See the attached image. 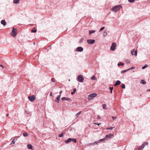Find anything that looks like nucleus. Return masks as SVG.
Listing matches in <instances>:
<instances>
[{
    "mask_svg": "<svg viewBox=\"0 0 150 150\" xmlns=\"http://www.w3.org/2000/svg\"><path fill=\"white\" fill-rule=\"evenodd\" d=\"M122 7V6L121 5H117L111 8V10L115 12H117L118 11L120 10Z\"/></svg>",
    "mask_w": 150,
    "mask_h": 150,
    "instance_id": "obj_1",
    "label": "nucleus"
},
{
    "mask_svg": "<svg viewBox=\"0 0 150 150\" xmlns=\"http://www.w3.org/2000/svg\"><path fill=\"white\" fill-rule=\"evenodd\" d=\"M17 29L15 28H13L12 29L11 35L13 37H14L16 36L17 34Z\"/></svg>",
    "mask_w": 150,
    "mask_h": 150,
    "instance_id": "obj_2",
    "label": "nucleus"
},
{
    "mask_svg": "<svg viewBox=\"0 0 150 150\" xmlns=\"http://www.w3.org/2000/svg\"><path fill=\"white\" fill-rule=\"evenodd\" d=\"M97 96L96 93H93L90 94L88 96V99L89 100H92Z\"/></svg>",
    "mask_w": 150,
    "mask_h": 150,
    "instance_id": "obj_3",
    "label": "nucleus"
},
{
    "mask_svg": "<svg viewBox=\"0 0 150 150\" xmlns=\"http://www.w3.org/2000/svg\"><path fill=\"white\" fill-rule=\"evenodd\" d=\"M148 143L147 142H145L143 143L141 146H140L138 148V150H142L143 149L144 147L145 146L148 145Z\"/></svg>",
    "mask_w": 150,
    "mask_h": 150,
    "instance_id": "obj_4",
    "label": "nucleus"
},
{
    "mask_svg": "<svg viewBox=\"0 0 150 150\" xmlns=\"http://www.w3.org/2000/svg\"><path fill=\"white\" fill-rule=\"evenodd\" d=\"M77 80L80 82H82L84 80V78L82 75H80L77 77Z\"/></svg>",
    "mask_w": 150,
    "mask_h": 150,
    "instance_id": "obj_5",
    "label": "nucleus"
},
{
    "mask_svg": "<svg viewBox=\"0 0 150 150\" xmlns=\"http://www.w3.org/2000/svg\"><path fill=\"white\" fill-rule=\"evenodd\" d=\"M116 44L115 42H113L111 45V47H110V49L112 51H114L116 48Z\"/></svg>",
    "mask_w": 150,
    "mask_h": 150,
    "instance_id": "obj_6",
    "label": "nucleus"
},
{
    "mask_svg": "<svg viewBox=\"0 0 150 150\" xmlns=\"http://www.w3.org/2000/svg\"><path fill=\"white\" fill-rule=\"evenodd\" d=\"M35 96L32 95L30 96H29L28 97V98L29 100L31 102H33L35 99Z\"/></svg>",
    "mask_w": 150,
    "mask_h": 150,
    "instance_id": "obj_7",
    "label": "nucleus"
},
{
    "mask_svg": "<svg viewBox=\"0 0 150 150\" xmlns=\"http://www.w3.org/2000/svg\"><path fill=\"white\" fill-rule=\"evenodd\" d=\"M87 42L89 44H93L95 42V40H94L89 39L88 40H87Z\"/></svg>",
    "mask_w": 150,
    "mask_h": 150,
    "instance_id": "obj_8",
    "label": "nucleus"
},
{
    "mask_svg": "<svg viewBox=\"0 0 150 150\" xmlns=\"http://www.w3.org/2000/svg\"><path fill=\"white\" fill-rule=\"evenodd\" d=\"M76 51L78 52H81L83 50V48L81 47H79L76 48Z\"/></svg>",
    "mask_w": 150,
    "mask_h": 150,
    "instance_id": "obj_9",
    "label": "nucleus"
},
{
    "mask_svg": "<svg viewBox=\"0 0 150 150\" xmlns=\"http://www.w3.org/2000/svg\"><path fill=\"white\" fill-rule=\"evenodd\" d=\"M61 99L62 100H67L70 102L71 101V99L70 98L65 97H63Z\"/></svg>",
    "mask_w": 150,
    "mask_h": 150,
    "instance_id": "obj_10",
    "label": "nucleus"
},
{
    "mask_svg": "<svg viewBox=\"0 0 150 150\" xmlns=\"http://www.w3.org/2000/svg\"><path fill=\"white\" fill-rule=\"evenodd\" d=\"M113 134H109L108 135H106L105 137V138L106 139L108 138H111V136H113Z\"/></svg>",
    "mask_w": 150,
    "mask_h": 150,
    "instance_id": "obj_11",
    "label": "nucleus"
},
{
    "mask_svg": "<svg viewBox=\"0 0 150 150\" xmlns=\"http://www.w3.org/2000/svg\"><path fill=\"white\" fill-rule=\"evenodd\" d=\"M131 53L132 55H134L135 56H136L137 54V50H135V51H134V49L133 50H132L131 51Z\"/></svg>",
    "mask_w": 150,
    "mask_h": 150,
    "instance_id": "obj_12",
    "label": "nucleus"
},
{
    "mask_svg": "<svg viewBox=\"0 0 150 150\" xmlns=\"http://www.w3.org/2000/svg\"><path fill=\"white\" fill-rule=\"evenodd\" d=\"M121 83V82L119 80H117L116 81L114 85V86H116L117 85H119Z\"/></svg>",
    "mask_w": 150,
    "mask_h": 150,
    "instance_id": "obj_13",
    "label": "nucleus"
},
{
    "mask_svg": "<svg viewBox=\"0 0 150 150\" xmlns=\"http://www.w3.org/2000/svg\"><path fill=\"white\" fill-rule=\"evenodd\" d=\"M1 23L4 26H5L6 25V23L4 20H2L1 21Z\"/></svg>",
    "mask_w": 150,
    "mask_h": 150,
    "instance_id": "obj_14",
    "label": "nucleus"
},
{
    "mask_svg": "<svg viewBox=\"0 0 150 150\" xmlns=\"http://www.w3.org/2000/svg\"><path fill=\"white\" fill-rule=\"evenodd\" d=\"M71 142V138H69L67 139L64 141L67 144H68L69 142Z\"/></svg>",
    "mask_w": 150,
    "mask_h": 150,
    "instance_id": "obj_15",
    "label": "nucleus"
},
{
    "mask_svg": "<svg viewBox=\"0 0 150 150\" xmlns=\"http://www.w3.org/2000/svg\"><path fill=\"white\" fill-rule=\"evenodd\" d=\"M27 146L28 148L29 149H32L33 146L31 144H28L27 145Z\"/></svg>",
    "mask_w": 150,
    "mask_h": 150,
    "instance_id": "obj_16",
    "label": "nucleus"
},
{
    "mask_svg": "<svg viewBox=\"0 0 150 150\" xmlns=\"http://www.w3.org/2000/svg\"><path fill=\"white\" fill-rule=\"evenodd\" d=\"M37 31V29H36L35 27L33 28L31 30V32L32 33H36Z\"/></svg>",
    "mask_w": 150,
    "mask_h": 150,
    "instance_id": "obj_17",
    "label": "nucleus"
},
{
    "mask_svg": "<svg viewBox=\"0 0 150 150\" xmlns=\"http://www.w3.org/2000/svg\"><path fill=\"white\" fill-rule=\"evenodd\" d=\"M28 134L27 132H24L23 133V136L24 137H27L28 136Z\"/></svg>",
    "mask_w": 150,
    "mask_h": 150,
    "instance_id": "obj_18",
    "label": "nucleus"
},
{
    "mask_svg": "<svg viewBox=\"0 0 150 150\" xmlns=\"http://www.w3.org/2000/svg\"><path fill=\"white\" fill-rule=\"evenodd\" d=\"M96 31L95 30H90L89 31V33L90 35H91L92 33H95Z\"/></svg>",
    "mask_w": 150,
    "mask_h": 150,
    "instance_id": "obj_19",
    "label": "nucleus"
},
{
    "mask_svg": "<svg viewBox=\"0 0 150 150\" xmlns=\"http://www.w3.org/2000/svg\"><path fill=\"white\" fill-rule=\"evenodd\" d=\"M15 140V139H13L12 140L11 144H10V145H11L12 144H14L16 142Z\"/></svg>",
    "mask_w": 150,
    "mask_h": 150,
    "instance_id": "obj_20",
    "label": "nucleus"
},
{
    "mask_svg": "<svg viewBox=\"0 0 150 150\" xmlns=\"http://www.w3.org/2000/svg\"><path fill=\"white\" fill-rule=\"evenodd\" d=\"M124 65V63H122L121 62H120L118 63L117 64V66H123Z\"/></svg>",
    "mask_w": 150,
    "mask_h": 150,
    "instance_id": "obj_21",
    "label": "nucleus"
},
{
    "mask_svg": "<svg viewBox=\"0 0 150 150\" xmlns=\"http://www.w3.org/2000/svg\"><path fill=\"white\" fill-rule=\"evenodd\" d=\"M140 83L143 84H145L146 83V82L144 80H141L140 81Z\"/></svg>",
    "mask_w": 150,
    "mask_h": 150,
    "instance_id": "obj_22",
    "label": "nucleus"
},
{
    "mask_svg": "<svg viewBox=\"0 0 150 150\" xmlns=\"http://www.w3.org/2000/svg\"><path fill=\"white\" fill-rule=\"evenodd\" d=\"M76 91V88H74L73 89V91L71 92V94L72 95H73L74 93H75V92Z\"/></svg>",
    "mask_w": 150,
    "mask_h": 150,
    "instance_id": "obj_23",
    "label": "nucleus"
},
{
    "mask_svg": "<svg viewBox=\"0 0 150 150\" xmlns=\"http://www.w3.org/2000/svg\"><path fill=\"white\" fill-rule=\"evenodd\" d=\"M65 134V132H62L61 134H60L59 135V137H62L64 134Z\"/></svg>",
    "mask_w": 150,
    "mask_h": 150,
    "instance_id": "obj_24",
    "label": "nucleus"
},
{
    "mask_svg": "<svg viewBox=\"0 0 150 150\" xmlns=\"http://www.w3.org/2000/svg\"><path fill=\"white\" fill-rule=\"evenodd\" d=\"M20 0H13V3L16 4H17L19 3Z\"/></svg>",
    "mask_w": 150,
    "mask_h": 150,
    "instance_id": "obj_25",
    "label": "nucleus"
},
{
    "mask_svg": "<svg viewBox=\"0 0 150 150\" xmlns=\"http://www.w3.org/2000/svg\"><path fill=\"white\" fill-rule=\"evenodd\" d=\"M71 141H72L74 143H76L77 142V140L76 139L71 138Z\"/></svg>",
    "mask_w": 150,
    "mask_h": 150,
    "instance_id": "obj_26",
    "label": "nucleus"
},
{
    "mask_svg": "<svg viewBox=\"0 0 150 150\" xmlns=\"http://www.w3.org/2000/svg\"><path fill=\"white\" fill-rule=\"evenodd\" d=\"M91 80H96L97 78L94 75V76H92L91 77Z\"/></svg>",
    "mask_w": 150,
    "mask_h": 150,
    "instance_id": "obj_27",
    "label": "nucleus"
},
{
    "mask_svg": "<svg viewBox=\"0 0 150 150\" xmlns=\"http://www.w3.org/2000/svg\"><path fill=\"white\" fill-rule=\"evenodd\" d=\"M60 100V98H56L55 100V101L57 102L58 103H59Z\"/></svg>",
    "mask_w": 150,
    "mask_h": 150,
    "instance_id": "obj_28",
    "label": "nucleus"
},
{
    "mask_svg": "<svg viewBox=\"0 0 150 150\" xmlns=\"http://www.w3.org/2000/svg\"><path fill=\"white\" fill-rule=\"evenodd\" d=\"M106 106V104H103L102 105L103 109H107Z\"/></svg>",
    "mask_w": 150,
    "mask_h": 150,
    "instance_id": "obj_29",
    "label": "nucleus"
},
{
    "mask_svg": "<svg viewBox=\"0 0 150 150\" xmlns=\"http://www.w3.org/2000/svg\"><path fill=\"white\" fill-rule=\"evenodd\" d=\"M110 90V93H112V90L113 89V87H110L109 88Z\"/></svg>",
    "mask_w": 150,
    "mask_h": 150,
    "instance_id": "obj_30",
    "label": "nucleus"
},
{
    "mask_svg": "<svg viewBox=\"0 0 150 150\" xmlns=\"http://www.w3.org/2000/svg\"><path fill=\"white\" fill-rule=\"evenodd\" d=\"M81 112H78L77 113L76 115V117H78L79 115H80V113H81Z\"/></svg>",
    "mask_w": 150,
    "mask_h": 150,
    "instance_id": "obj_31",
    "label": "nucleus"
},
{
    "mask_svg": "<svg viewBox=\"0 0 150 150\" xmlns=\"http://www.w3.org/2000/svg\"><path fill=\"white\" fill-rule=\"evenodd\" d=\"M128 69H126V70H123V71H121V73H125L126 72L128 71Z\"/></svg>",
    "mask_w": 150,
    "mask_h": 150,
    "instance_id": "obj_32",
    "label": "nucleus"
},
{
    "mask_svg": "<svg viewBox=\"0 0 150 150\" xmlns=\"http://www.w3.org/2000/svg\"><path fill=\"white\" fill-rule=\"evenodd\" d=\"M148 67V65L146 64L145 65H144V66L142 67V69H144L147 67Z\"/></svg>",
    "mask_w": 150,
    "mask_h": 150,
    "instance_id": "obj_33",
    "label": "nucleus"
},
{
    "mask_svg": "<svg viewBox=\"0 0 150 150\" xmlns=\"http://www.w3.org/2000/svg\"><path fill=\"white\" fill-rule=\"evenodd\" d=\"M106 140L105 139V137H104L102 139H101L100 140H99V141L100 142H102V141H104L105 140Z\"/></svg>",
    "mask_w": 150,
    "mask_h": 150,
    "instance_id": "obj_34",
    "label": "nucleus"
},
{
    "mask_svg": "<svg viewBox=\"0 0 150 150\" xmlns=\"http://www.w3.org/2000/svg\"><path fill=\"white\" fill-rule=\"evenodd\" d=\"M135 68V67H134L133 66L131 68H129L128 69V70H129L132 69H134Z\"/></svg>",
    "mask_w": 150,
    "mask_h": 150,
    "instance_id": "obj_35",
    "label": "nucleus"
},
{
    "mask_svg": "<svg viewBox=\"0 0 150 150\" xmlns=\"http://www.w3.org/2000/svg\"><path fill=\"white\" fill-rule=\"evenodd\" d=\"M125 84H122V85L121 86V88H125Z\"/></svg>",
    "mask_w": 150,
    "mask_h": 150,
    "instance_id": "obj_36",
    "label": "nucleus"
},
{
    "mask_svg": "<svg viewBox=\"0 0 150 150\" xmlns=\"http://www.w3.org/2000/svg\"><path fill=\"white\" fill-rule=\"evenodd\" d=\"M128 1L130 3H133L134 1L135 0H128Z\"/></svg>",
    "mask_w": 150,
    "mask_h": 150,
    "instance_id": "obj_37",
    "label": "nucleus"
},
{
    "mask_svg": "<svg viewBox=\"0 0 150 150\" xmlns=\"http://www.w3.org/2000/svg\"><path fill=\"white\" fill-rule=\"evenodd\" d=\"M105 28V27H103L102 28H101L100 29V31H101L102 30H103Z\"/></svg>",
    "mask_w": 150,
    "mask_h": 150,
    "instance_id": "obj_38",
    "label": "nucleus"
},
{
    "mask_svg": "<svg viewBox=\"0 0 150 150\" xmlns=\"http://www.w3.org/2000/svg\"><path fill=\"white\" fill-rule=\"evenodd\" d=\"M114 128V127H110V128H108L106 129H109V130H112Z\"/></svg>",
    "mask_w": 150,
    "mask_h": 150,
    "instance_id": "obj_39",
    "label": "nucleus"
},
{
    "mask_svg": "<svg viewBox=\"0 0 150 150\" xmlns=\"http://www.w3.org/2000/svg\"><path fill=\"white\" fill-rule=\"evenodd\" d=\"M51 81L52 82H55V81H54V78H52L51 79Z\"/></svg>",
    "mask_w": 150,
    "mask_h": 150,
    "instance_id": "obj_40",
    "label": "nucleus"
},
{
    "mask_svg": "<svg viewBox=\"0 0 150 150\" xmlns=\"http://www.w3.org/2000/svg\"><path fill=\"white\" fill-rule=\"evenodd\" d=\"M100 142H100V141H99V140H98L97 142H94V143H93V144H96V143H100Z\"/></svg>",
    "mask_w": 150,
    "mask_h": 150,
    "instance_id": "obj_41",
    "label": "nucleus"
},
{
    "mask_svg": "<svg viewBox=\"0 0 150 150\" xmlns=\"http://www.w3.org/2000/svg\"><path fill=\"white\" fill-rule=\"evenodd\" d=\"M112 119L115 120V119H116L117 118V117L112 116Z\"/></svg>",
    "mask_w": 150,
    "mask_h": 150,
    "instance_id": "obj_42",
    "label": "nucleus"
},
{
    "mask_svg": "<svg viewBox=\"0 0 150 150\" xmlns=\"http://www.w3.org/2000/svg\"><path fill=\"white\" fill-rule=\"evenodd\" d=\"M97 119H98V120L100 119V116L99 115H98L97 116Z\"/></svg>",
    "mask_w": 150,
    "mask_h": 150,
    "instance_id": "obj_43",
    "label": "nucleus"
},
{
    "mask_svg": "<svg viewBox=\"0 0 150 150\" xmlns=\"http://www.w3.org/2000/svg\"><path fill=\"white\" fill-rule=\"evenodd\" d=\"M0 67H2L3 68H4V66L2 64H0Z\"/></svg>",
    "mask_w": 150,
    "mask_h": 150,
    "instance_id": "obj_44",
    "label": "nucleus"
},
{
    "mask_svg": "<svg viewBox=\"0 0 150 150\" xmlns=\"http://www.w3.org/2000/svg\"><path fill=\"white\" fill-rule=\"evenodd\" d=\"M60 97H61V95H58V96H57V98H60Z\"/></svg>",
    "mask_w": 150,
    "mask_h": 150,
    "instance_id": "obj_45",
    "label": "nucleus"
},
{
    "mask_svg": "<svg viewBox=\"0 0 150 150\" xmlns=\"http://www.w3.org/2000/svg\"><path fill=\"white\" fill-rule=\"evenodd\" d=\"M14 139H15V140H18V138H17V137H14Z\"/></svg>",
    "mask_w": 150,
    "mask_h": 150,
    "instance_id": "obj_46",
    "label": "nucleus"
},
{
    "mask_svg": "<svg viewBox=\"0 0 150 150\" xmlns=\"http://www.w3.org/2000/svg\"><path fill=\"white\" fill-rule=\"evenodd\" d=\"M96 124L97 125H100L101 124V123H97Z\"/></svg>",
    "mask_w": 150,
    "mask_h": 150,
    "instance_id": "obj_47",
    "label": "nucleus"
},
{
    "mask_svg": "<svg viewBox=\"0 0 150 150\" xmlns=\"http://www.w3.org/2000/svg\"><path fill=\"white\" fill-rule=\"evenodd\" d=\"M52 92H51L50 93V96H52Z\"/></svg>",
    "mask_w": 150,
    "mask_h": 150,
    "instance_id": "obj_48",
    "label": "nucleus"
},
{
    "mask_svg": "<svg viewBox=\"0 0 150 150\" xmlns=\"http://www.w3.org/2000/svg\"><path fill=\"white\" fill-rule=\"evenodd\" d=\"M62 91H60L59 92V94H61V93H62Z\"/></svg>",
    "mask_w": 150,
    "mask_h": 150,
    "instance_id": "obj_49",
    "label": "nucleus"
},
{
    "mask_svg": "<svg viewBox=\"0 0 150 150\" xmlns=\"http://www.w3.org/2000/svg\"><path fill=\"white\" fill-rule=\"evenodd\" d=\"M93 143H90V144H89V145H93Z\"/></svg>",
    "mask_w": 150,
    "mask_h": 150,
    "instance_id": "obj_50",
    "label": "nucleus"
},
{
    "mask_svg": "<svg viewBox=\"0 0 150 150\" xmlns=\"http://www.w3.org/2000/svg\"><path fill=\"white\" fill-rule=\"evenodd\" d=\"M147 91H150V89H148Z\"/></svg>",
    "mask_w": 150,
    "mask_h": 150,
    "instance_id": "obj_51",
    "label": "nucleus"
},
{
    "mask_svg": "<svg viewBox=\"0 0 150 150\" xmlns=\"http://www.w3.org/2000/svg\"><path fill=\"white\" fill-rule=\"evenodd\" d=\"M8 114H7L6 115V116H8Z\"/></svg>",
    "mask_w": 150,
    "mask_h": 150,
    "instance_id": "obj_52",
    "label": "nucleus"
},
{
    "mask_svg": "<svg viewBox=\"0 0 150 150\" xmlns=\"http://www.w3.org/2000/svg\"><path fill=\"white\" fill-rule=\"evenodd\" d=\"M82 40H82V39H81V40H80V42H81V41H82Z\"/></svg>",
    "mask_w": 150,
    "mask_h": 150,
    "instance_id": "obj_53",
    "label": "nucleus"
},
{
    "mask_svg": "<svg viewBox=\"0 0 150 150\" xmlns=\"http://www.w3.org/2000/svg\"><path fill=\"white\" fill-rule=\"evenodd\" d=\"M129 62H130L129 61L128 62V63H129Z\"/></svg>",
    "mask_w": 150,
    "mask_h": 150,
    "instance_id": "obj_54",
    "label": "nucleus"
}]
</instances>
